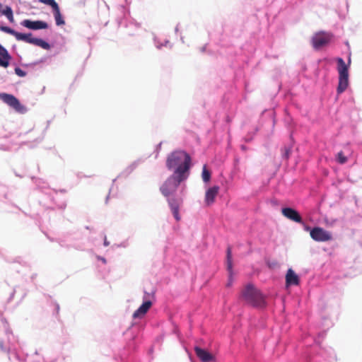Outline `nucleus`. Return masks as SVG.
Listing matches in <instances>:
<instances>
[{"mask_svg": "<svg viewBox=\"0 0 362 362\" xmlns=\"http://www.w3.org/2000/svg\"><path fill=\"white\" fill-rule=\"evenodd\" d=\"M241 148H242L243 150H246V148H245V146H242Z\"/></svg>", "mask_w": 362, "mask_h": 362, "instance_id": "obj_28", "label": "nucleus"}, {"mask_svg": "<svg viewBox=\"0 0 362 362\" xmlns=\"http://www.w3.org/2000/svg\"><path fill=\"white\" fill-rule=\"evenodd\" d=\"M242 298L252 305H259L263 301L261 293L251 284H248L243 289Z\"/></svg>", "mask_w": 362, "mask_h": 362, "instance_id": "obj_4", "label": "nucleus"}, {"mask_svg": "<svg viewBox=\"0 0 362 362\" xmlns=\"http://www.w3.org/2000/svg\"><path fill=\"white\" fill-rule=\"evenodd\" d=\"M182 200L180 198L171 197L168 199L169 206L170 207L173 214L177 221L180 220L179 209L182 204Z\"/></svg>", "mask_w": 362, "mask_h": 362, "instance_id": "obj_10", "label": "nucleus"}, {"mask_svg": "<svg viewBox=\"0 0 362 362\" xmlns=\"http://www.w3.org/2000/svg\"><path fill=\"white\" fill-rule=\"evenodd\" d=\"M282 214L288 219L298 223H303V220L299 213L290 207L283 208L281 209Z\"/></svg>", "mask_w": 362, "mask_h": 362, "instance_id": "obj_9", "label": "nucleus"}, {"mask_svg": "<svg viewBox=\"0 0 362 362\" xmlns=\"http://www.w3.org/2000/svg\"><path fill=\"white\" fill-rule=\"evenodd\" d=\"M40 3H43L46 5L50 6L52 8L57 7L58 4L55 1V0H39Z\"/></svg>", "mask_w": 362, "mask_h": 362, "instance_id": "obj_24", "label": "nucleus"}, {"mask_svg": "<svg viewBox=\"0 0 362 362\" xmlns=\"http://www.w3.org/2000/svg\"><path fill=\"white\" fill-rule=\"evenodd\" d=\"M288 154H289V150H286V153H285V156H286V158H288Z\"/></svg>", "mask_w": 362, "mask_h": 362, "instance_id": "obj_27", "label": "nucleus"}, {"mask_svg": "<svg viewBox=\"0 0 362 362\" xmlns=\"http://www.w3.org/2000/svg\"><path fill=\"white\" fill-rule=\"evenodd\" d=\"M152 306V302L149 300H145L141 305L133 313L134 318L144 317Z\"/></svg>", "mask_w": 362, "mask_h": 362, "instance_id": "obj_13", "label": "nucleus"}, {"mask_svg": "<svg viewBox=\"0 0 362 362\" xmlns=\"http://www.w3.org/2000/svg\"><path fill=\"white\" fill-rule=\"evenodd\" d=\"M194 351L197 356L202 362H209L214 359V357L211 354L199 346L194 347Z\"/></svg>", "mask_w": 362, "mask_h": 362, "instance_id": "obj_12", "label": "nucleus"}, {"mask_svg": "<svg viewBox=\"0 0 362 362\" xmlns=\"http://www.w3.org/2000/svg\"><path fill=\"white\" fill-rule=\"evenodd\" d=\"M202 177L204 182H209L211 179V172L207 169L206 165H204L202 168Z\"/></svg>", "mask_w": 362, "mask_h": 362, "instance_id": "obj_18", "label": "nucleus"}, {"mask_svg": "<svg viewBox=\"0 0 362 362\" xmlns=\"http://www.w3.org/2000/svg\"><path fill=\"white\" fill-rule=\"evenodd\" d=\"M26 28L31 30H41L47 28L48 24H23Z\"/></svg>", "mask_w": 362, "mask_h": 362, "instance_id": "obj_20", "label": "nucleus"}, {"mask_svg": "<svg viewBox=\"0 0 362 362\" xmlns=\"http://www.w3.org/2000/svg\"><path fill=\"white\" fill-rule=\"evenodd\" d=\"M331 37L332 35L329 33L324 32L317 33L312 37V45L315 49H319L327 45L329 42Z\"/></svg>", "mask_w": 362, "mask_h": 362, "instance_id": "obj_7", "label": "nucleus"}, {"mask_svg": "<svg viewBox=\"0 0 362 362\" xmlns=\"http://www.w3.org/2000/svg\"><path fill=\"white\" fill-rule=\"evenodd\" d=\"M219 192L218 186H213L209 187L205 193V204L206 206H210L214 203L216 196Z\"/></svg>", "mask_w": 362, "mask_h": 362, "instance_id": "obj_11", "label": "nucleus"}, {"mask_svg": "<svg viewBox=\"0 0 362 362\" xmlns=\"http://www.w3.org/2000/svg\"><path fill=\"white\" fill-rule=\"evenodd\" d=\"M191 165V158L189 155L184 151H175L172 152L167 158L166 166L168 169H174L175 175H189Z\"/></svg>", "mask_w": 362, "mask_h": 362, "instance_id": "obj_1", "label": "nucleus"}, {"mask_svg": "<svg viewBox=\"0 0 362 362\" xmlns=\"http://www.w3.org/2000/svg\"><path fill=\"white\" fill-rule=\"evenodd\" d=\"M286 283L287 286L298 285L299 278L293 269H289L286 275Z\"/></svg>", "mask_w": 362, "mask_h": 362, "instance_id": "obj_14", "label": "nucleus"}, {"mask_svg": "<svg viewBox=\"0 0 362 362\" xmlns=\"http://www.w3.org/2000/svg\"><path fill=\"white\" fill-rule=\"evenodd\" d=\"M23 23H43V22L42 21H30L29 20H25V21H23Z\"/></svg>", "mask_w": 362, "mask_h": 362, "instance_id": "obj_26", "label": "nucleus"}, {"mask_svg": "<svg viewBox=\"0 0 362 362\" xmlns=\"http://www.w3.org/2000/svg\"><path fill=\"white\" fill-rule=\"evenodd\" d=\"M10 59L11 56L9 55L8 51L4 47H3L2 50L0 51V66L6 68L9 65Z\"/></svg>", "mask_w": 362, "mask_h": 362, "instance_id": "obj_16", "label": "nucleus"}, {"mask_svg": "<svg viewBox=\"0 0 362 362\" xmlns=\"http://www.w3.org/2000/svg\"><path fill=\"white\" fill-rule=\"evenodd\" d=\"M52 11L56 23H64L60 13L59 5H57V7L52 8Z\"/></svg>", "mask_w": 362, "mask_h": 362, "instance_id": "obj_17", "label": "nucleus"}, {"mask_svg": "<svg viewBox=\"0 0 362 362\" xmlns=\"http://www.w3.org/2000/svg\"><path fill=\"white\" fill-rule=\"evenodd\" d=\"M15 73L19 76H25V72L24 71H23L21 69H20L19 67H17L15 69Z\"/></svg>", "mask_w": 362, "mask_h": 362, "instance_id": "obj_25", "label": "nucleus"}, {"mask_svg": "<svg viewBox=\"0 0 362 362\" xmlns=\"http://www.w3.org/2000/svg\"><path fill=\"white\" fill-rule=\"evenodd\" d=\"M0 100L7 104L8 106L13 108L16 111L18 112H24V107L21 105L18 99L16 98L14 95L8 93H1Z\"/></svg>", "mask_w": 362, "mask_h": 362, "instance_id": "obj_6", "label": "nucleus"}, {"mask_svg": "<svg viewBox=\"0 0 362 362\" xmlns=\"http://www.w3.org/2000/svg\"><path fill=\"white\" fill-rule=\"evenodd\" d=\"M3 47H3L2 45H0V51H1V50H2V48H3Z\"/></svg>", "mask_w": 362, "mask_h": 362, "instance_id": "obj_29", "label": "nucleus"}, {"mask_svg": "<svg viewBox=\"0 0 362 362\" xmlns=\"http://www.w3.org/2000/svg\"><path fill=\"white\" fill-rule=\"evenodd\" d=\"M227 268L229 272V279L226 284L227 287L231 286L233 284V278H232V253L230 247H228L227 249Z\"/></svg>", "mask_w": 362, "mask_h": 362, "instance_id": "obj_15", "label": "nucleus"}, {"mask_svg": "<svg viewBox=\"0 0 362 362\" xmlns=\"http://www.w3.org/2000/svg\"><path fill=\"white\" fill-rule=\"evenodd\" d=\"M155 297V291L153 288L151 289L150 291H144V300H149L151 301V300L154 299Z\"/></svg>", "mask_w": 362, "mask_h": 362, "instance_id": "obj_22", "label": "nucleus"}, {"mask_svg": "<svg viewBox=\"0 0 362 362\" xmlns=\"http://www.w3.org/2000/svg\"><path fill=\"white\" fill-rule=\"evenodd\" d=\"M33 45L41 47L42 48L45 49H49L50 48L49 45L47 42L38 38L35 39Z\"/></svg>", "mask_w": 362, "mask_h": 362, "instance_id": "obj_21", "label": "nucleus"}, {"mask_svg": "<svg viewBox=\"0 0 362 362\" xmlns=\"http://www.w3.org/2000/svg\"><path fill=\"white\" fill-rule=\"evenodd\" d=\"M186 179L187 176L173 174L160 186V191L164 197H169L176 192L180 184Z\"/></svg>", "mask_w": 362, "mask_h": 362, "instance_id": "obj_2", "label": "nucleus"}, {"mask_svg": "<svg viewBox=\"0 0 362 362\" xmlns=\"http://www.w3.org/2000/svg\"><path fill=\"white\" fill-rule=\"evenodd\" d=\"M0 11L2 13V14L5 15L7 17L8 20L11 23L13 21V11L11 7L6 6L4 9H3L2 11L1 10Z\"/></svg>", "mask_w": 362, "mask_h": 362, "instance_id": "obj_19", "label": "nucleus"}, {"mask_svg": "<svg viewBox=\"0 0 362 362\" xmlns=\"http://www.w3.org/2000/svg\"><path fill=\"white\" fill-rule=\"evenodd\" d=\"M312 239L317 242H327L332 240V235L330 232L320 227H315L310 231Z\"/></svg>", "mask_w": 362, "mask_h": 362, "instance_id": "obj_5", "label": "nucleus"}, {"mask_svg": "<svg viewBox=\"0 0 362 362\" xmlns=\"http://www.w3.org/2000/svg\"><path fill=\"white\" fill-rule=\"evenodd\" d=\"M336 60L339 73V83L337 91L338 94H341L349 86V69L342 58L338 57Z\"/></svg>", "mask_w": 362, "mask_h": 362, "instance_id": "obj_3", "label": "nucleus"}, {"mask_svg": "<svg viewBox=\"0 0 362 362\" xmlns=\"http://www.w3.org/2000/svg\"><path fill=\"white\" fill-rule=\"evenodd\" d=\"M0 28L1 30L13 35L17 40L34 44L35 38L32 37L31 33H18L7 26H1Z\"/></svg>", "mask_w": 362, "mask_h": 362, "instance_id": "obj_8", "label": "nucleus"}, {"mask_svg": "<svg viewBox=\"0 0 362 362\" xmlns=\"http://www.w3.org/2000/svg\"><path fill=\"white\" fill-rule=\"evenodd\" d=\"M309 229H310V228H309L308 226H307V227L305 228V230H308Z\"/></svg>", "mask_w": 362, "mask_h": 362, "instance_id": "obj_30", "label": "nucleus"}, {"mask_svg": "<svg viewBox=\"0 0 362 362\" xmlns=\"http://www.w3.org/2000/svg\"><path fill=\"white\" fill-rule=\"evenodd\" d=\"M337 161L340 164H344L347 161V157L343 151H339L337 155Z\"/></svg>", "mask_w": 362, "mask_h": 362, "instance_id": "obj_23", "label": "nucleus"}]
</instances>
